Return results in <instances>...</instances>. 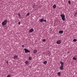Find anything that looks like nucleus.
Returning a JSON list of instances; mask_svg holds the SVG:
<instances>
[{
    "label": "nucleus",
    "mask_w": 77,
    "mask_h": 77,
    "mask_svg": "<svg viewBox=\"0 0 77 77\" xmlns=\"http://www.w3.org/2000/svg\"><path fill=\"white\" fill-rule=\"evenodd\" d=\"M60 63L61 65V66L59 67L60 69V70H62L63 69V63L62 61H60Z\"/></svg>",
    "instance_id": "obj_1"
},
{
    "label": "nucleus",
    "mask_w": 77,
    "mask_h": 77,
    "mask_svg": "<svg viewBox=\"0 0 77 77\" xmlns=\"http://www.w3.org/2000/svg\"><path fill=\"white\" fill-rule=\"evenodd\" d=\"M60 16L61 17L62 20L63 21H65V14H60Z\"/></svg>",
    "instance_id": "obj_2"
},
{
    "label": "nucleus",
    "mask_w": 77,
    "mask_h": 77,
    "mask_svg": "<svg viewBox=\"0 0 77 77\" xmlns=\"http://www.w3.org/2000/svg\"><path fill=\"white\" fill-rule=\"evenodd\" d=\"M8 23V21L7 20H5L3 22H2V26H5Z\"/></svg>",
    "instance_id": "obj_3"
},
{
    "label": "nucleus",
    "mask_w": 77,
    "mask_h": 77,
    "mask_svg": "<svg viewBox=\"0 0 77 77\" xmlns=\"http://www.w3.org/2000/svg\"><path fill=\"white\" fill-rule=\"evenodd\" d=\"M24 50H25L26 53H30V51L26 48H24Z\"/></svg>",
    "instance_id": "obj_4"
},
{
    "label": "nucleus",
    "mask_w": 77,
    "mask_h": 77,
    "mask_svg": "<svg viewBox=\"0 0 77 77\" xmlns=\"http://www.w3.org/2000/svg\"><path fill=\"white\" fill-rule=\"evenodd\" d=\"M18 57V56L17 55H15L14 56L13 59H15V60H17Z\"/></svg>",
    "instance_id": "obj_5"
},
{
    "label": "nucleus",
    "mask_w": 77,
    "mask_h": 77,
    "mask_svg": "<svg viewBox=\"0 0 77 77\" xmlns=\"http://www.w3.org/2000/svg\"><path fill=\"white\" fill-rule=\"evenodd\" d=\"M38 52V50H34L33 51V53L34 54H36Z\"/></svg>",
    "instance_id": "obj_6"
},
{
    "label": "nucleus",
    "mask_w": 77,
    "mask_h": 77,
    "mask_svg": "<svg viewBox=\"0 0 77 77\" xmlns=\"http://www.w3.org/2000/svg\"><path fill=\"white\" fill-rule=\"evenodd\" d=\"M60 43H61V41L60 40H59L57 42V44H60Z\"/></svg>",
    "instance_id": "obj_7"
},
{
    "label": "nucleus",
    "mask_w": 77,
    "mask_h": 77,
    "mask_svg": "<svg viewBox=\"0 0 77 77\" xmlns=\"http://www.w3.org/2000/svg\"><path fill=\"white\" fill-rule=\"evenodd\" d=\"M33 31H34V29H33V28H32L29 30V32H30V33H32V32H33Z\"/></svg>",
    "instance_id": "obj_8"
},
{
    "label": "nucleus",
    "mask_w": 77,
    "mask_h": 77,
    "mask_svg": "<svg viewBox=\"0 0 77 77\" xmlns=\"http://www.w3.org/2000/svg\"><path fill=\"white\" fill-rule=\"evenodd\" d=\"M58 33L60 34H62V33H63V30H60L59 31Z\"/></svg>",
    "instance_id": "obj_9"
},
{
    "label": "nucleus",
    "mask_w": 77,
    "mask_h": 77,
    "mask_svg": "<svg viewBox=\"0 0 77 77\" xmlns=\"http://www.w3.org/2000/svg\"><path fill=\"white\" fill-rule=\"evenodd\" d=\"M26 65H29V62L28 61H26L25 62Z\"/></svg>",
    "instance_id": "obj_10"
},
{
    "label": "nucleus",
    "mask_w": 77,
    "mask_h": 77,
    "mask_svg": "<svg viewBox=\"0 0 77 77\" xmlns=\"http://www.w3.org/2000/svg\"><path fill=\"white\" fill-rule=\"evenodd\" d=\"M44 19H41L40 20V21L41 23H42V22H44Z\"/></svg>",
    "instance_id": "obj_11"
},
{
    "label": "nucleus",
    "mask_w": 77,
    "mask_h": 77,
    "mask_svg": "<svg viewBox=\"0 0 77 77\" xmlns=\"http://www.w3.org/2000/svg\"><path fill=\"white\" fill-rule=\"evenodd\" d=\"M47 63V61H45L43 62V64L44 65H46Z\"/></svg>",
    "instance_id": "obj_12"
},
{
    "label": "nucleus",
    "mask_w": 77,
    "mask_h": 77,
    "mask_svg": "<svg viewBox=\"0 0 77 77\" xmlns=\"http://www.w3.org/2000/svg\"><path fill=\"white\" fill-rule=\"evenodd\" d=\"M53 7L54 9H56V5H54L53 6Z\"/></svg>",
    "instance_id": "obj_13"
},
{
    "label": "nucleus",
    "mask_w": 77,
    "mask_h": 77,
    "mask_svg": "<svg viewBox=\"0 0 77 77\" xmlns=\"http://www.w3.org/2000/svg\"><path fill=\"white\" fill-rule=\"evenodd\" d=\"M73 60H76L77 58H75V57H74L73 58Z\"/></svg>",
    "instance_id": "obj_14"
},
{
    "label": "nucleus",
    "mask_w": 77,
    "mask_h": 77,
    "mask_svg": "<svg viewBox=\"0 0 77 77\" xmlns=\"http://www.w3.org/2000/svg\"><path fill=\"white\" fill-rule=\"evenodd\" d=\"M57 75L58 76H60V72H59L57 73Z\"/></svg>",
    "instance_id": "obj_15"
},
{
    "label": "nucleus",
    "mask_w": 77,
    "mask_h": 77,
    "mask_svg": "<svg viewBox=\"0 0 77 77\" xmlns=\"http://www.w3.org/2000/svg\"><path fill=\"white\" fill-rule=\"evenodd\" d=\"M74 16L75 17H77V12L75 13L74 14Z\"/></svg>",
    "instance_id": "obj_16"
},
{
    "label": "nucleus",
    "mask_w": 77,
    "mask_h": 77,
    "mask_svg": "<svg viewBox=\"0 0 77 77\" xmlns=\"http://www.w3.org/2000/svg\"><path fill=\"white\" fill-rule=\"evenodd\" d=\"M73 42H76L77 41V39H74L73 40Z\"/></svg>",
    "instance_id": "obj_17"
},
{
    "label": "nucleus",
    "mask_w": 77,
    "mask_h": 77,
    "mask_svg": "<svg viewBox=\"0 0 77 77\" xmlns=\"http://www.w3.org/2000/svg\"><path fill=\"white\" fill-rule=\"evenodd\" d=\"M68 3L69 5H71V2L70 1H68Z\"/></svg>",
    "instance_id": "obj_18"
},
{
    "label": "nucleus",
    "mask_w": 77,
    "mask_h": 77,
    "mask_svg": "<svg viewBox=\"0 0 77 77\" xmlns=\"http://www.w3.org/2000/svg\"><path fill=\"white\" fill-rule=\"evenodd\" d=\"M29 15H30V13H28L27 14L26 16H29Z\"/></svg>",
    "instance_id": "obj_19"
},
{
    "label": "nucleus",
    "mask_w": 77,
    "mask_h": 77,
    "mask_svg": "<svg viewBox=\"0 0 77 77\" xmlns=\"http://www.w3.org/2000/svg\"><path fill=\"white\" fill-rule=\"evenodd\" d=\"M29 60H31L32 59V57H28Z\"/></svg>",
    "instance_id": "obj_20"
},
{
    "label": "nucleus",
    "mask_w": 77,
    "mask_h": 77,
    "mask_svg": "<svg viewBox=\"0 0 77 77\" xmlns=\"http://www.w3.org/2000/svg\"><path fill=\"white\" fill-rule=\"evenodd\" d=\"M7 77H11V75H7Z\"/></svg>",
    "instance_id": "obj_21"
},
{
    "label": "nucleus",
    "mask_w": 77,
    "mask_h": 77,
    "mask_svg": "<svg viewBox=\"0 0 77 77\" xmlns=\"http://www.w3.org/2000/svg\"><path fill=\"white\" fill-rule=\"evenodd\" d=\"M35 6H36V5H33V8H35Z\"/></svg>",
    "instance_id": "obj_22"
},
{
    "label": "nucleus",
    "mask_w": 77,
    "mask_h": 77,
    "mask_svg": "<svg viewBox=\"0 0 77 77\" xmlns=\"http://www.w3.org/2000/svg\"><path fill=\"white\" fill-rule=\"evenodd\" d=\"M42 41H43V42H45L46 40L45 39H43Z\"/></svg>",
    "instance_id": "obj_23"
},
{
    "label": "nucleus",
    "mask_w": 77,
    "mask_h": 77,
    "mask_svg": "<svg viewBox=\"0 0 77 77\" xmlns=\"http://www.w3.org/2000/svg\"><path fill=\"white\" fill-rule=\"evenodd\" d=\"M18 16L19 17H21V15H20V14H18Z\"/></svg>",
    "instance_id": "obj_24"
},
{
    "label": "nucleus",
    "mask_w": 77,
    "mask_h": 77,
    "mask_svg": "<svg viewBox=\"0 0 77 77\" xmlns=\"http://www.w3.org/2000/svg\"><path fill=\"white\" fill-rule=\"evenodd\" d=\"M20 24H21V23L20 22H18V24L19 25H20Z\"/></svg>",
    "instance_id": "obj_25"
},
{
    "label": "nucleus",
    "mask_w": 77,
    "mask_h": 77,
    "mask_svg": "<svg viewBox=\"0 0 77 77\" xmlns=\"http://www.w3.org/2000/svg\"><path fill=\"white\" fill-rule=\"evenodd\" d=\"M44 22H47V20H44Z\"/></svg>",
    "instance_id": "obj_26"
},
{
    "label": "nucleus",
    "mask_w": 77,
    "mask_h": 77,
    "mask_svg": "<svg viewBox=\"0 0 77 77\" xmlns=\"http://www.w3.org/2000/svg\"><path fill=\"white\" fill-rule=\"evenodd\" d=\"M22 47H24V45H22Z\"/></svg>",
    "instance_id": "obj_27"
},
{
    "label": "nucleus",
    "mask_w": 77,
    "mask_h": 77,
    "mask_svg": "<svg viewBox=\"0 0 77 77\" xmlns=\"http://www.w3.org/2000/svg\"><path fill=\"white\" fill-rule=\"evenodd\" d=\"M7 63L8 64V61H7Z\"/></svg>",
    "instance_id": "obj_28"
},
{
    "label": "nucleus",
    "mask_w": 77,
    "mask_h": 77,
    "mask_svg": "<svg viewBox=\"0 0 77 77\" xmlns=\"http://www.w3.org/2000/svg\"><path fill=\"white\" fill-rule=\"evenodd\" d=\"M67 53H70L69 52H68H68H67Z\"/></svg>",
    "instance_id": "obj_29"
}]
</instances>
